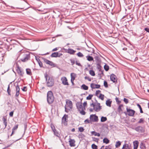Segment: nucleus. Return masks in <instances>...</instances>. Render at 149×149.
Segmentation results:
<instances>
[{
    "mask_svg": "<svg viewBox=\"0 0 149 149\" xmlns=\"http://www.w3.org/2000/svg\"><path fill=\"white\" fill-rule=\"evenodd\" d=\"M18 55L20 57L21 60L23 62L27 61L30 57V54L23 49L20 50L18 53Z\"/></svg>",
    "mask_w": 149,
    "mask_h": 149,
    "instance_id": "1",
    "label": "nucleus"
},
{
    "mask_svg": "<svg viewBox=\"0 0 149 149\" xmlns=\"http://www.w3.org/2000/svg\"><path fill=\"white\" fill-rule=\"evenodd\" d=\"M45 77L46 79V84L48 87H52L54 85V79L48 76L47 73L45 74Z\"/></svg>",
    "mask_w": 149,
    "mask_h": 149,
    "instance_id": "2",
    "label": "nucleus"
},
{
    "mask_svg": "<svg viewBox=\"0 0 149 149\" xmlns=\"http://www.w3.org/2000/svg\"><path fill=\"white\" fill-rule=\"evenodd\" d=\"M54 100V97L53 93L51 91H48L47 94V100L48 103L50 104L53 103Z\"/></svg>",
    "mask_w": 149,
    "mask_h": 149,
    "instance_id": "3",
    "label": "nucleus"
},
{
    "mask_svg": "<svg viewBox=\"0 0 149 149\" xmlns=\"http://www.w3.org/2000/svg\"><path fill=\"white\" fill-rule=\"evenodd\" d=\"M95 102H93L91 104V106H92L93 107V109L96 112H98L100 111L102 109V107L100 105V104L97 102V101L95 99Z\"/></svg>",
    "mask_w": 149,
    "mask_h": 149,
    "instance_id": "4",
    "label": "nucleus"
},
{
    "mask_svg": "<svg viewBox=\"0 0 149 149\" xmlns=\"http://www.w3.org/2000/svg\"><path fill=\"white\" fill-rule=\"evenodd\" d=\"M66 104L65 106V111L68 112V111L71 109L72 108V102L69 100L66 101Z\"/></svg>",
    "mask_w": 149,
    "mask_h": 149,
    "instance_id": "5",
    "label": "nucleus"
},
{
    "mask_svg": "<svg viewBox=\"0 0 149 149\" xmlns=\"http://www.w3.org/2000/svg\"><path fill=\"white\" fill-rule=\"evenodd\" d=\"M132 129L135 130L136 132L141 133H143L145 131L144 128L141 126H138L135 128H132Z\"/></svg>",
    "mask_w": 149,
    "mask_h": 149,
    "instance_id": "6",
    "label": "nucleus"
},
{
    "mask_svg": "<svg viewBox=\"0 0 149 149\" xmlns=\"http://www.w3.org/2000/svg\"><path fill=\"white\" fill-rule=\"evenodd\" d=\"M16 68V70L18 74L20 76L22 77H23L24 72L22 69L18 65L17 66Z\"/></svg>",
    "mask_w": 149,
    "mask_h": 149,
    "instance_id": "7",
    "label": "nucleus"
},
{
    "mask_svg": "<svg viewBox=\"0 0 149 149\" xmlns=\"http://www.w3.org/2000/svg\"><path fill=\"white\" fill-rule=\"evenodd\" d=\"M127 111L128 116H133L135 113V111L132 109H129L128 107L126 108Z\"/></svg>",
    "mask_w": 149,
    "mask_h": 149,
    "instance_id": "8",
    "label": "nucleus"
},
{
    "mask_svg": "<svg viewBox=\"0 0 149 149\" xmlns=\"http://www.w3.org/2000/svg\"><path fill=\"white\" fill-rule=\"evenodd\" d=\"M61 80L62 83L64 85H69L68 82V80L66 77H61Z\"/></svg>",
    "mask_w": 149,
    "mask_h": 149,
    "instance_id": "9",
    "label": "nucleus"
},
{
    "mask_svg": "<svg viewBox=\"0 0 149 149\" xmlns=\"http://www.w3.org/2000/svg\"><path fill=\"white\" fill-rule=\"evenodd\" d=\"M90 119L93 122H97L98 120V117L95 115H91L90 116Z\"/></svg>",
    "mask_w": 149,
    "mask_h": 149,
    "instance_id": "10",
    "label": "nucleus"
},
{
    "mask_svg": "<svg viewBox=\"0 0 149 149\" xmlns=\"http://www.w3.org/2000/svg\"><path fill=\"white\" fill-rule=\"evenodd\" d=\"M63 55V54L59 52H54L52 54L51 56L52 57H60Z\"/></svg>",
    "mask_w": 149,
    "mask_h": 149,
    "instance_id": "11",
    "label": "nucleus"
},
{
    "mask_svg": "<svg viewBox=\"0 0 149 149\" xmlns=\"http://www.w3.org/2000/svg\"><path fill=\"white\" fill-rule=\"evenodd\" d=\"M77 108L78 111L83 109L82 106V104L81 102H78L76 104Z\"/></svg>",
    "mask_w": 149,
    "mask_h": 149,
    "instance_id": "12",
    "label": "nucleus"
},
{
    "mask_svg": "<svg viewBox=\"0 0 149 149\" xmlns=\"http://www.w3.org/2000/svg\"><path fill=\"white\" fill-rule=\"evenodd\" d=\"M69 145L71 147H74L75 146V141L74 139H69Z\"/></svg>",
    "mask_w": 149,
    "mask_h": 149,
    "instance_id": "13",
    "label": "nucleus"
},
{
    "mask_svg": "<svg viewBox=\"0 0 149 149\" xmlns=\"http://www.w3.org/2000/svg\"><path fill=\"white\" fill-rule=\"evenodd\" d=\"M65 51L66 52H67L68 53L70 54H74V53L76 52V51L74 50L73 49H64Z\"/></svg>",
    "mask_w": 149,
    "mask_h": 149,
    "instance_id": "14",
    "label": "nucleus"
},
{
    "mask_svg": "<svg viewBox=\"0 0 149 149\" xmlns=\"http://www.w3.org/2000/svg\"><path fill=\"white\" fill-rule=\"evenodd\" d=\"M43 61L46 64H49L51 66H54V63L52 61H50L45 58H43Z\"/></svg>",
    "mask_w": 149,
    "mask_h": 149,
    "instance_id": "15",
    "label": "nucleus"
},
{
    "mask_svg": "<svg viewBox=\"0 0 149 149\" xmlns=\"http://www.w3.org/2000/svg\"><path fill=\"white\" fill-rule=\"evenodd\" d=\"M111 80L114 83H116L117 82L116 77L114 74H112L110 76Z\"/></svg>",
    "mask_w": 149,
    "mask_h": 149,
    "instance_id": "16",
    "label": "nucleus"
},
{
    "mask_svg": "<svg viewBox=\"0 0 149 149\" xmlns=\"http://www.w3.org/2000/svg\"><path fill=\"white\" fill-rule=\"evenodd\" d=\"M67 118H68V115L65 114L62 118V123H63L65 125H67Z\"/></svg>",
    "mask_w": 149,
    "mask_h": 149,
    "instance_id": "17",
    "label": "nucleus"
},
{
    "mask_svg": "<svg viewBox=\"0 0 149 149\" xmlns=\"http://www.w3.org/2000/svg\"><path fill=\"white\" fill-rule=\"evenodd\" d=\"M91 88L92 89L99 88L100 87V85L97 84H95L94 83H91L90 85Z\"/></svg>",
    "mask_w": 149,
    "mask_h": 149,
    "instance_id": "18",
    "label": "nucleus"
},
{
    "mask_svg": "<svg viewBox=\"0 0 149 149\" xmlns=\"http://www.w3.org/2000/svg\"><path fill=\"white\" fill-rule=\"evenodd\" d=\"M16 93L15 95V96L18 97L19 94L20 88L18 84H17L16 87Z\"/></svg>",
    "mask_w": 149,
    "mask_h": 149,
    "instance_id": "19",
    "label": "nucleus"
},
{
    "mask_svg": "<svg viewBox=\"0 0 149 149\" xmlns=\"http://www.w3.org/2000/svg\"><path fill=\"white\" fill-rule=\"evenodd\" d=\"M75 74H74V73H71L70 74L71 77V81L72 85H74V81L75 79V77L74 76H75Z\"/></svg>",
    "mask_w": 149,
    "mask_h": 149,
    "instance_id": "20",
    "label": "nucleus"
},
{
    "mask_svg": "<svg viewBox=\"0 0 149 149\" xmlns=\"http://www.w3.org/2000/svg\"><path fill=\"white\" fill-rule=\"evenodd\" d=\"M134 149H137L139 146V142L136 141L133 142Z\"/></svg>",
    "mask_w": 149,
    "mask_h": 149,
    "instance_id": "21",
    "label": "nucleus"
},
{
    "mask_svg": "<svg viewBox=\"0 0 149 149\" xmlns=\"http://www.w3.org/2000/svg\"><path fill=\"white\" fill-rule=\"evenodd\" d=\"M122 149H131V146L127 143H125L123 145Z\"/></svg>",
    "mask_w": 149,
    "mask_h": 149,
    "instance_id": "22",
    "label": "nucleus"
},
{
    "mask_svg": "<svg viewBox=\"0 0 149 149\" xmlns=\"http://www.w3.org/2000/svg\"><path fill=\"white\" fill-rule=\"evenodd\" d=\"M127 17L129 21H131L133 18V15L132 14L127 15Z\"/></svg>",
    "mask_w": 149,
    "mask_h": 149,
    "instance_id": "23",
    "label": "nucleus"
},
{
    "mask_svg": "<svg viewBox=\"0 0 149 149\" xmlns=\"http://www.w3.org/2000/svg\"><path fill=\"white\" fill-rule=\"evenodd\" d=\"M140 146L141 149H146L145 145L143 142L141 143L140 144Z\"/></svg>",
    "mask_w": 149,
    "mask_h": 149,
    "instance_id": "24",
    "label": "nucleus"
},
{
    "mask_svg": "<svg viewBox=\"0 0 149 149\" xmlns=\"http://www.w3.org/2000/svg\"><path fill=\"white\" fill-rule=\"evenodd\" d=\"M54 132V134L57 137L59 138H60V134L56 130V131L53 132Z\"/></svg>",
    "mask_w": 149,
    "mask_h": 149,
    "instance_id": "25",
    "label": "nucleus"
},
{
    "mask_svg": "<svg viewBox=\"0 0 149 149\" xmlns=\"http://www.w3.org/2000/svg\"><path fill=\"white\" fill-rule=\"evenodd\" d=\"M111 103L112 101H110V100H109L106 101V104L107 106L111 107Z\"/></svg>",
    "mask_w": 149,
    "mask_h": 149,
    "instance_id": "26",
    "label": "nucleus"
},
{
    "mask_svg": "<svg viewBox=\"0 0 149 149\" xmlns=\"http://www.w3.org/2000/svg\"><path fill=\"white\" fill-rule=\"evenodd\" d=\"M26 73L27 74L29 75H31L32 73L31 70L29 68H27L26 69Z\"/></svg>",
    "mask_w": 149,
    "mask_h": 149,
    "instance_id": "27",
    "label": "nucleus"
},
{
    "mask_svg": "<svg viewBox=\"0 0 149 149\" xmlns=\"http://www.w3.org/2000/svg\"><path fill=\"white\" fill-rule=\"evenodd\" d=\"M81 88L84 90H87L88 89V87L84 84L82 85Z\"/></svg>",
    "mask_w": 149,
    "mask_h": 149,
    "instance_id": "28",
    "label": "nucleus"
},
{
    "mask_svg": "<svg viewBox=\"0 0 149 149\" xmlns=\"http://www.w3.org/2000/svg\"><path fill=\"white\" fill-rule=\"evenodd\" d=\"M86 58H87V60L89 61H94L93 60V58L91 56H90L89 55L87 56H86Z\"/></svg>",
    "mask_w": 149,
    "mask_h": 149,
    "instance_id": "29",
    "label": "nucleus"
},
{
    "mask_svg": "<svg viewBox=\"0 0 149 149\" xmlns=\"http://www.w3.org/2000/svg\"><path fill=\"white\" fill-rule=\"evenodd\" d=\"M121 144V142L119 141L116 142V143L115 146L116 148L119 147Z\"/></svg>",
    "mask_w": 149,
    "mask_h": 149,
    "instance_id": "30",
    "label": "nucleus"
},
{
    "mask_svg": "<svg viewBox=\"0 0 149 149\" xmlns=\"http://www.w3.org/2000/svg\"><path fill=\"white\" fill-rule=\"evenodd\" d=\"M87 51L88 52L93 53L94 52V50L93 48L88 47V49L87 50Z\"/></svg>",
    "mask_w": 149,
    "mask_h": 149,
    "instance_id": "31",
    "label": "nucleus"
},
{
    "mask_svg": "<svg viewBox=\"0 0 149 149\" xmlns=\"http://www.w3.org/2000/svg\"><path fill=\"white\" fill-rule=\"evenodd\" d=\"M91 133L92 134L94 135L95 136H100V134L99 133H97L95 131L91 132Z\"/></svg>",
    "mask_w": 149,
    "mask_h": 149,
    "instance_id": "32",
    "label": "nucleus"
},
{
    "mask_svg": "<svg viewBox=\"0 0 149 149\" xmlns=\"http://www.w3.org/2000/svg\"><path fill=\"white\" fill-rule=\"evenodd\" d=\"M109 140L107 138H104L103 139V142L106 144H108L109 142Z\"/></svg>",
    "mask_w": 149,
    "mask_h": 149,
    "instance_id": "33",
    "label": "nucleus"
},
{
    "mask_svg": "<svg viewBox=\"0 0 149 149\" xmlns=\"http://www.w3.org/2000/svg\"><path fill=\"white\" fill-rule=\"evenodd\" d=\"M85 109H84V108L82 109H81L80 110H79V111L80 113L83 115H84L86 114V112L84 111Z\"/></svg>",
    "mask_w": 149,
    "mask_h": 149,
    "instance_id": "34",
    "label": "nucleus"
},
{
    "mask_svg": "<svg viewBox=\"0 0 149 149\" xmlns=\"http://www.w3.org/2000/svg\"><path fill=\"white\" fill-rule=\"evenodd\" d=\"M104 68L105 70L106 71H108L109 69V66L106 64H105L104 66Z\"/></svg>",
    "mask_w": 149,
    "mask_h": 149,
    "instance_id": "35",
    "label": "nucleus"
},
{
    "mask_svg": "<svg viewBox=\"0 0 149 149\" xmlns=\"http://www.w3.org/2000/svg\"><path fill=\"white\" fill-rule=\"evenodd\" d=\"M84 136V135L82 133L80 134L78 136L79 138L81 139H83Z\"/></svg>",
    "mask_w": 149,
    "mask_h": 149,
    "instance_id": "36",
    "label": "nucleus"
},
{
    "mask_svg": "<svg viewBox=\"0 0 149 149\" xmlns=\"http://www.w3.org/2000/svg\"><path fill=\"white\" fill-rule=\"evenodd\" d=\"M97 69L99 70V71H100L101 70L102 67L99 63H97Z\"/></svg>",
    "mask_w": 149,
    "mask_h": 149,
    "instance_id": "37",
    "label": "nucleus"
},
{
    "mask_svg": "<svg viewBox=\"0 0 149 149\" xmlns=\"http://www.w3.org/2000/svg\"><path fill=\"white\" fill-rule=\"evenodd\" d=\"M144 118H141L140 119L139 121L138 122V123L141 124V123H144Z\"/></svg>",
    "mask_w": 149,
    "mask_h": 149,
    "instance_id": "38",
    "label": "nucleus"
},
{
    "mask_svg": "<svg viewBox=\"0 0 149 149\" xmlns=\"http://www.w3.org/2000/svg\"><path fill=\"white\" fill-rule=\"evenodd\" d=\"M107 120V118L106 117L102 116L101 118V122H104Z\"/></svg>",
    "mask_w": 149,
    "mask_h": 149,
    "instance_id": "39",
    "label": "nucleus"
},
{
    "mask_svg": "<svg viewBox=\"0 0 149 149\" xmlns=\"http://www.w3.org/2000/svg\"><path fill=\"white\" fill-rule=\"evenodd\" d=\"M51 127L52 129L53 132L56 131V130L55 129V127L54 126V125L53 124H51Z\"/></svg>",
    "mask_w": 149,
    "mask_h": 149,
    "instance_id": "40",
    "label": "nucleus"
},
{
    "mask_svg": "<svg viewBox=\"0 0 149 149\" xmlns=\"http://www.w3.org/2000/svg\"><path fill=\"white\" fill-rule=\"evenodd\" d=\"M89 74L92 76H94L95 75V72L93 70H90L89 71Z\"/></svg>",
    "mask_w": 149,
    "mask_h": 149,
    "instance_id": "41",
    "label": "nucleus"
},
{
    "mask_svg": "<svg viewBox=\"0 0 149 149\" xmlns=\"http://www.w3.org/2000/svg\"><path fill=\"white\" fill-rule=\"evenodd\" d=\"M137 106L139 108L140 110V112L141 113H143V111L142 108L141 106V105L139 104H137Z\"/></svg>",
    "mask_w": 149,
    "mask_h": 149,
    "instance_id": "42",
    "label": "nucleus"
},
{
    "mask_svg": "<svg viewBox=\"0 0 149 149\" xmlns=\"http://www.w3.org/2000/svg\"><path fill=\"white\" fill-rule=\"evenodd\" d=\"M7 93H8V95H11V94H10L11 90L10 88V85H8V86L7 90Z\"/></svg>",
    "mask_w": 149,
    "mask_h": 149,
    "instance_id": "43",
    "label": "nucleus"
},
{
    "mask_svg": "<svg viewBox=\"0 0 149 149\" xmlns=\"http://www.w3.org/2000/svg\"><path fill=\"white\" fill-rule=\"evenodd\" d=\"M91 148L93 149H97V146L95 144H93L91 145Z\"/></svg>",
    "mask_w": 149,
    "mask_h": 149,
    "instance_id": "44",
    "label": "nucleus"
},
{
    "mask_svg": "<svg viewBox=\"0 0 149 149\" xmlns=\"http://www.w3.org/2000/svg\"><path fill=\"white\" fill-rule=\"evenodd\" d=\"M104 149H112V146L111 145L106 146Z\"/></svg>",
    "mask_w": 149,
    "mask_h": 149,
    "instance_id": "45",
    "label": "nucleus"
},
{
    "mask_svg": "<svg viewBox=\"0 0 149 149\" xmlns=\"http://www.w3.org/2000/svg\"><path fill=\"white\" fill-rule=\"evenodd\" d=\"M38 63L40 67H43L42 63L40 60V59H38V60H37Z\"/></svg>",
    "mask_w": 149,
    "mask_h": 149,
    "instance_id": "46",
    "label": "nucleus"
},
{
    "mask_svg": "<svg viewBox=\"0 0 149 149\" xmlns=\"http://www.w3.org/2000/svg\"><path fill=\"white\" fill-rule=\"evenodd\" d=\"M93 95L91 94H90L86 97V99L88 100H91L92 97Z\"/></svg>",
    "mask_w": 149,
    "mask_h": 149,
    "instance_id": "47",
    "label": "nucleus"
},
{
    "mask_svg": "<svg viewBox=\"0 0 149 149\" xmlns=\"http://www.w3.org/2000/svg\"><path fill=\"white\" fill-rule=\"evenodd\" d=\"M77 55L79 57H82L84 56L83 54L80 52L77 53Z\"/></svg>",
    "mask_w": 149,
    "mask_h": 149,
    "instance_id": "48",
    "label": "nucleus"
},
{
    "mask_svg": "<svg viewBox=\"0 0 149 149\" xmlns=\"http://www.w3.org/2000/svg\"><path fill=\"white\" fill-rule=\"evenodd\" d=\"M104 95L101 94H100L99 96V98H100L102 100H103L104 99Z\"/></svg>",
    "mask_w": 149,
    "mask_h": 149,
    "instance_id": "49",
    "label": "nucleus"
},
{
    "mask_svg": "<svg viewBox=\"0 0 149 149\" xmlns=\"http://www.w3.org/2000/svg\"><path fill=\"white\" fill-rule=\"evenodd\" d=\"M18 125H15L13 128L12 130H15V131L16 130H17L18 128Z\"/></svg>",
    "mask_w": 149,
    "mask_h": 149,
    "instance_id": "50",
    "label": "nucleus"
},
{
    "mask_svg": "<svg viewBox=\"0 0 149 149\" xmlns=\"http://www.w3.org/2000/svg\"><path fill=\"white\" fill-rule=\"evenodd\" d=\"M104 85L105 87L107 88L108 87L107 82V81H104Z\"/></svg>",
    "mask_w": 149,
    "mask_h": 149,
    "instance_id": "51",
    "label": "nucleus"
},
{
    "mask_svg": "<svg viewBox=\"0 0 149 149\" xmlns=\"http://www.w3.org/2000/svg\"><path fill=\"white\" fill-rule=\"evenodd\" d=\"M93 141L97 142V143L98 142L99 139L96 138L95 137H92Z\"/></svg>",
    "mask_w": 149,
    "mask_h": 149,
    "instance_id": "52",
    "label": "nucleus"
},
{
    "mask_svg": "<svg viewBox=\"0 0 149 149\" xmlns=\"http://www.w3.org/2000/svg\"><path fill=\"white\" fill-rule=\"evenodd\" d=\"M79 130L81 132H83L84 130V129L82 127H80L79 128Z\"/></svg>",
    "mask_w": 149,
    "mask_h": 149,
    "instance_id": "53",
    "label": "nucleus"
},
{
    "mask_svg": "<svg viewBox=\"0 0 149 149\" xmlns=\"http://www.w3.org/2000/svg\"><path fill=\"white\" fill-rule=\"evenodd\" d=\"M116 102H117V104H119L121 102V101L119 100H118V98L117 97H116Z\"/></svg>",
    "mask_w": 149,
    "mask_h": 149,
    "instance_id": "54",
    "label": "nucleus"
},
{
    "mask_svg": "<svg viewBox=\"0 0 149 149\" xmlns=\"http://www.w3.org/2000/svg\"><path fill=\"white\" fill-rule=\"evenodd\" d=\"M123 101L126 104H127L129 102L128 100L126 98H124Z\"/></svg>",
    "mask_w": 149,
    "mask_h": 149,
    "instance_id": "55",
    "label": "nucleus"
},
{
    "mask_svg": "<svg viewBox=\"0 0 149 149\" xmlns=\"http://www.w3.org/2000/svg\"><path fill=\"white\" fill-rule=\"evenodd\" d=\"M85 79H87L88 81H91V79L89 78L88 77L85 76L84 77Z\"/></svg>",
    "mask_w": 149,
    "mask_h": 149,
    "instance_id": "56",
    "label": "nucleus"
},
{
    "mask_svg": "<svg viewBox=\"0 0 149 149\" xmlns=\"http://www.w3.org/2000/svg\"><path fill=\"white\" fill-rule=\"evenodd\" d=\"M75 63H76V65H78V66H82V65L81 64L79 63L77 61H76Z\"/></svg>",
    "mask_w": 149,
    "mask_h": 149,
    "instance_id": "57",
    "label": "nucleus"
},
{
    "mask_svg": "<svg viewBox=\"0 0 149 149\" xmlns=\"http://www.w3.org/2000/svg\"><path fill=\"white\" fill-rule=\"evenodd\" d=\"M144 30L147 32L149 33V28L146 27L144 28Z\"/></svg>",
    "mask_w": 149,
    "mask_h": 149,
    "instance_id": "58",
    "label": "nucleus"
},
{
    "mask_svg": "<svg viewBox=\"0 0 149 149\" xmlns=\"http://www.w3.org/2000/svg\"><path fill=\"white\" fill-rule=\"evenodd\" d=\"M87 105V102H84L83 103V106H84V109H86L85 108V107Z\"/></svg>",
    "mask_w": 149,
    "mask_h": 149,
    "instance_id": "59",
    "label": "nucleus"
},
{
    "mask_svg": "<svg viewBox=\"0 0 149 149\" xmlns=\"http://www.w3.org/2000/svg\"><path fill=\"white\" fill-rule=\"evenodd\" d=\"M101 92V91L100 90H97L96 91L95 93V95L96 96H98V95L99 94V93Z\"/></svg>",
    "mask_w": 149,
    "mask_h": 149,
    "instance_id": "60",
    "label": "nucleus"
},
{
    "mask_svg": "<svg viewBox=\"0 0 149 149\" xmlns=\"http://www.w3.org/2000/svg\"><path fill=\"white\" fill-rule=\"evenodd\" d=\"M70 61H71V63L72 65H73V64H74L75 61L74 60H73V59H70Z\"/></svg>",
    "mask_w": 149,
    "mask_h": 149,
    "instance_id": "61",
    "label": "nucleus"
},
{
    "mask_svg": "<svg viewBox=\"0 0 149 149\" xmlns=\"http://www.w3.org/2000/svg\"><path fill=\"white\" fill-rule=\"evenodd\" d=\"M22 90L23 91H26L27 90V88L26 86H24L23 88L22 89Z\"/></svg>",
    "mask_w": 149,
    "mask_h": 149,
    "instance_id": "62",
    "label": "nucleus"
},
{
    "mask_svg": "<svg viewBox=\"0 0 149 149\" xmlns=\"http://www.w3.org/2000/svg\"><path fill=\"white\" fill-rule=\"evenodd\" d=\"M3 123H7V120H6V118H5L4 117H3Z\"/></svg>",
    "mask_w": 149,
    "mask_h": 149,
    "instance_id": "63",
    "label": "nucleus"
},
{
    "mask_svg": "<svg viewBox=\"0 0 149 149\" xmlns=\"http://www.w3.org/2000/svg\"><path fill=\"white\" fill-rule=\"evenodd\" d=\"M84 122L86 123H90V120H88V119H87L84 121Z\"/></svg>",
    "mask_w": 149,
    "mask_h": 149,
    "instance_id": "64",
    "label": "nucleus"
}]
</instances>
